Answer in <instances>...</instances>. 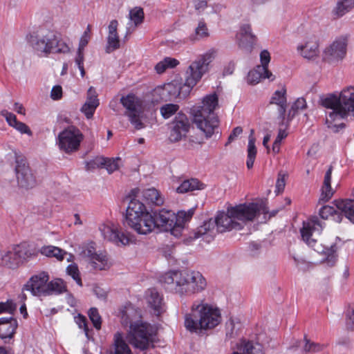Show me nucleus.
Returning a JSON list of instances; mask_svg holds the SVG:
<instances>
[{"label": "nucleus", "mask_w": 354, "mask_h": 354, "mask_svg": "<svg viewBox=\"0 0 354 354\" xmlns=\"http://www.w3.org/2000/svg\"><path fill=\"white\" fill-rule=\"evenodd\" d=\"M287 136L288 134L285 130H279L278 135L272 145V151L274 153H278L279 152L281 142L283 139L287 137Z\"/></svg>", "instance_id": "55"}, {"label": "nucleus", "mask_w": 354, "mask_h": 354, "mask_svg": "<svg viewBox=\"0 0 354 354\" xmlns=\"http://www.w3.org/2000/svg\"><path fill=\"white\" fill-rule=\"evenodd\" d=\"M286 185V175L284 174L279 173L276 182V192L278 193L282 192Z\"/></svg>", "instance_id": "62"}, {"label": "nucleus", "mask_w": 354, "mask_h": 354, "mask_svg": "<svg viewBox=\"0 0 354 354\" xmlns=\"http://www.w3.org/2000/svg\"><path fill=\"white\" fill-rule=\"evenodd\" d=\"M160 281L180 295H191L203 291L207 286L203 274L195 270L170 271L164 274Z\"/></svg>", "instance_id": "3"}, {"label": "nucleus", "mask_w": 354, "mask_h": 354, "mask_svg": "<svg viewBox=\"0 0 354 354\" xmlns=\"http://www.w3.org/2000/svg\"><path fill=\"white\" fill-rule=\"evenodd\" d=\"M236 39L240 48L247 51L251 50L256 41V36L252 32L250 25L245 24L240 28L236 34Z\"/></svg>", "instance_id": "21"}, {"label": "nucleus", "mask_w": 354, "mask_h": 354, "mask_svg": "<svg viewBox=\"0 0 354 354\" xmlns=\"http://www.w3.org/2000/svg\"><path fill=\"white\" fill-rule=\"evenodd\" d=\"M134 221L129 227L140 234H147L155 229V223L152 214L147 212Z\"/></svg>", "instance_id": "22"}, {"label": "nucleus", "mask_w": 354, "mask_h": 354, "mask_svg": "<svg viewBox=\"0 0 354 354\" xmlns=\"http://www.w3.org/2000/svg\"><path fill=\"white\" fill-rule=\"evenodd\" d=\"M336 246L335 245H331L329 248H326L324 254L326 256V261L330 266H333L336 260Z\"/></svg>", "instance_id": "57"}, {"label": "nucleus", "mask_w": 354, "mask_h": 354, "mask_svg": "<svg viewBox=\"0 0 354 354\" xmlns=\"http://www.w3.org/2000/svg\"><path fill=\"white\" fill-rule=\"evenodd\" d=\"M99 230L104 239L113 242L118 246L127 245L129 243V236L120 231L118 226L113 223H103L100 225Z\"/></svg>", "instance_id": "13"}, {"label": "nucleus", "mask_w": 354, "mask_h": 354, "mask_svg": "<svg viewBox=\"0 0 354 354\" xmlns=\"http://www.w3.org/2000/svg\"><path fill=\"white\" fill-rule=\"evenodd\" d=\"M347 41L345 37L335 39L324 51V58L328 61L342 59L346 53Z\"/></svg>", "instance_id": "19"}, {"label": "nucleus", "mask_w": 354, "mask_h": 354, "mask_svg": "<svg viewBox=\"0 0 354 354\" xmlns=\"http://www.w3.org/2000/svg\"><path fill=\"white\" fill-rule=\"evenodd\" d=\"M274 75L264 66H257L251 70L248 75V82L252 84H258L263 79H268L270 81L274 80Z\"/></svg>", "instance_id": "25"}, {"label": "nucleus", "mask_w": 354, "mask_h": 354, "mask_svg": "<svg viewBox=\"0 0 354 354\" xmlns=\"http://www.w3.org/2000/svg\"><path fill=\"white\" fill-rule=\"evenodd\" d=\"M75 320L76 324L78 325L79 328L81 329H83L85 333V335L86 336H88V325H87L86 318L82 315H79L78 316H77L75 318Z\"/></svg>", "instance_id": "59"}, {"label": "nucleus", "mask_w": 354, "mask_h": 354, "mask_svg": "<svg viewBox=\"0 0 354 354\" xmlns=\"http://www.w3.org/2000/svg\"><path fill=\"white\" fill-rule=\"evenodd\" d=\"M322 105L325 108L331 109L330 111L339 112L342 111V104L339 95L329 94L321 100Z\"/></svg>", "instance_id": "35"}, {"label": "nucleus", "mask_w": 354, "mask_h": 354, "mask_svg": "<svg viewBox=\"0 0 354 354\" xmlns=\"http://www.w3.org/2000/svg\"><path fill=\"white\" fill-rule=\"evenodd\" d=\"M66 273L71 276L80 286H82L80 272L76 263L68 265L66 268Z\"/></svg>", "instance_id": "48"}, {"label": "nucleus", "mask_w": 354, "mask_h": 354, "mask_svg": "<svg viewBox=\"0 0 354 354\" xmlns=\"http://www.w3.org/2000/svg\"><path fill=\"white\" fill-rule=\"evenodd\" d=\"M15 172L18 185L26 189L34 187L37 184L35 176L27 162L26 158L21 154L15 153Z\"/></svg>", "instance_id": "11"}, {"label": "nucleus", "mask_w": 354, "mask_h": 354, "mask_svg": "<svg viewBox=\"0 0 354 354\" xmlns=\"http://www.w3.org/2000/svg\"><path fill=\"white\" fill-rule=\"evenodd\" d=\"M91 25L88 24L80 39L79 46H78L79 50H84V48L88 44V41L91 39Z\"/></svg>", "instance_id": "54"}, {"label": "nucleus", "mask_w": 354, "mask_h": 354, "mask_svg": "<svg viewBox=\"0 0 354 354\" xmlns=\"http://www.w3.org/2000/svg\"><path fill=\"white\" fill-rule=\"evenodd\" d=\"M319 214L323 219L332 218L337 223H340L342 220V215L336 208L330 205H324L319 210Z\"/></svg>", "instance_id": "34"}, {"label": "nucleus", "mask_w": 354, "mask_h": 354, "mask_svg": "<svg viewBox=\"0 0 354 354\" xmlns=\"http://www.w3.org/2000/svg\"><path fill=\"white\" fill-rule=\"evenodd\" d=\"M339 96L342 110L339 112L329 111L326 117L327 127L334 133L339 132L345 127L343 122L334 123L335 121L341 120L350 113L354 115V87L350 86L344 89Z\"/></svg>", "instance_id": "8"}, {"label": "nucleus", "mask_w": 354, "mask_h": 354, "mask_svg": "<svg viewBox=\"0 0 354 354\" xmlns=\"http://www.w3.org/2000/svg\"><path fill=\"white\" fill-rule=\"evenodd\" d=\"M28 42L33 52L39 57H48L50 54L66 53L69 46L59 39L55 31L40 28L30 34Z\"/></svg>", "instance_id": "5"}, {"label": "nucleus", "mask_w": 354, "mask_h": 354, "mask_svg": "<svg viewBox=\"0 0 354 354\" xmlns=\"http://www.w3.org/2000/svg\"><path fill=\"white\" fill-rule=\"evenodd\" d=\"M49 280V275L46 272H41L33 275L24 285L22 291H30L34 296L46 295L47 290V282Z\"/></svg>", "instance_id": "14"}, {"label": "nucleus", "mask_w": 354, "mask_h": 354, "mask_svg": "<svg viewBox=\"0 0 354 354\" xmlns=\"http://www.w3.org/2000/svg\"><path fill=\"white\" fill-rule=\"evenodd\" d=\"M179 64L178 60L175 58L167 57L159 62L155 66V70L157 73L162 74L168 68H174Z\"/></svg>", "instance_id": "42"}, {"label": "nucleus", "mask_w": 354, "mask_h": 354, "mask_svg": "<svg viewBox=\"0 0 354 354\" xmlns=\"http://www.w3.org/2000/svg\"><path fill=\"white\" fill-rule=\"evenodd\" d=\"M104 160L103 168H105L109 174L118 170L122 163V159L119 157L115 158H104Z\"/></svg>", "instance_id": "46"}, {"label": "nucleus", "mask_w": 354, "mask_h": 354, "mask_svg": "<svg viewBox=\"0 0 354 354\" xmlns=\"http://www.w3.org/2000/svg\"><path fill=\"white\" fill-rule=\"evenodd\" d=\"M286 91L284 88L276 91L270 101V104H276L278 106V113L279 117L283 120L287 106V100L286 97Z\"/></svg>", "instance_id": "28"}, {"label": "nucleus", "mask_w": 354, "mask_h": 354, "mask_svg": "<svg viewBox=\"0 0 354 354\" xmlns=\"http://www.w3.org/2000/svg\"><path fill=\"white\" fill-rule=\"evenodd\" d=\"M322 229L323 226L317 217H313L304 221L303 227L300 230L303 241L308 246L314 248L317 240L313 236L315 234H319Z\"/></svg>", "instance_id": "15"}, {"label": "nucleus", "mask_w": 354, "mask_h": 354, "mask_svg": "<svg viewBox=\"0 0 354 354\" xmlns=\"http://www.w3.org/2000/svg\"><path fill=\"white\" fill-rule=\"evenodd\" d=\"M297 50L304 59L313 60L318 57L319 54L318 41L315 36H309L297 45Z\"/></svg>", "instance_id": "18"}, {"label": "nucleus", "mask_w": 354, "mask_h": 354, "mask_svg": "<svg viewBox=\"0 0 354 354\" xmlns=\"http://www.w3.org/2000/svg\"><path fill=\"white\" fill-rule=\"evenodd\" d=\"M143 198L148 203L157 206L163 205L165 198L156 189L151 187L144 189L142 192Z\"/></svg>", "instance_id": "33"}, {"label": "nucleus", "mask_w": 354, "mask_h": 354, "mask_svg": "<svg viewBox=\"0 0 354 354\" xmlns=\"http://www.w3.org/2000/svg\"><path fill=\"white\" fill-rule=\"evenodd\" d=\"M240 350L243 353L234 352L232 354H263L262 346L260 344L252 342H243Z\"/></svg>", "instance_id": "41"}, {"label": "nucleus", "mask_w": 354, "mask_h": 354, "mask_svg": "<svg viewBox=\"0 0 354 354\" xmlns=\"http://www.w3.org/2000/svg\"><path fill=\"white\" fill-rule=\"evenodd\" d=\"M40 253L47 257H55L58 261H62L67 254L66 251L53 245L43 246L40 249Z\"/></svg>", "instance_id": "37"}, {"label": "nucleus", "mask_w": 354, "mask_h": 354, "mask_svg": "<svg viewBox=\"0 0 354 354\" xmlns=\"http://www.w3.org/2000/svg\"><path fill=\"white\" fill-rule=\"evenodd\" d=\"M75 63L80 71L82 77H84L85 75V71L84 68V50L77 49Z\"/></svg>", "instance_id": "58"}, {"label": "nucleus", "mask_w": 354, "mask_h": 354, "mask_svg": "<svg viewBox=\"0 0 354 354\" xmlns=\"http://www.w3.org/2000/svg\"><path fill=\"white\" fill-rule=\"evenodd\" d=\"M16 304L12 300L0 302V314L8 313L12 314L16 309Z\"/></svg>", "instance_id": "56"}, {"label": "nucleus", "mask_w": 354, "mask_h": 354, "mask_svg": "<svg viewBox=\"0 0 354 354\" xmlns=\"http://www.w3.org/2000/svg\"><path fill=\"white\" fill-rule=\"evenodd\" d=\"M216 55L217 50L211 48L199 55L190 63L185 72L184 87L187 88L186 92H189L201 81L203 75L208 73L209 64Z\"/></svg>", "instance_id": "7"}, {"label": "nucleus", "mask_w": 354, "mask_h": 354, "mask_svg": "<svg viewBox=\"0 0 354 354\" xmlns=\"http://www.w3.org/2000/svg\"><path fill=\"white\" fill-rule=\"evenodd\" d=\"M326 347L324 344L316 343L304 337V345L303 350L306 353H318L323 351Z\"/></svg>", "instance_id": "45"}, {"label": "nucleus", "mask_w": 354, "mask_h": 354, "mask_svg": "<svg viewBox=\"0 0 354 354\" xmlns=\"http://www.w3.org/2000/svg\"><path fill=\"white\" fill-rule=\"evenodd\" d=\"M346 325L350 328L354 326V308L348 310L346 313Z\"/></svg>", "instance_id": "64"}, {"label": "nucleus", "mask_w": 354, "mask_h": 354, "mask_svg": "<svg viewBox=\"0 0 354 354\" xmlns=\"http://www.w3.org/2000/svg\"><path fill=\"white\" fill-rule=\"evenodd\" d=\"M66 291V286L63 280L55 279L47 283V290L46 295H59Z\"/></svg>", "instance_id": "39"}, {"label": "nucleus", "mask_w": 354, "mask_h": 354, "mask_svg": "<svg viewBox=\"0 0 354 354\" xmlns=\"http://www.w3.org/2000/svg\"><path fill=\"white\" fill-rule=\"evenodd\" d=\"M260 59L261 65L258 66H264V68H268V65L270 61V53L266 50H263V51H261L260 54Z\"/></svg>", "instance_id": "63"}, {"label": "nucleus", "mask_w": 354, "mask_h": 354, "mask_svg": "<svg viewBox=\"0 0 354 354\" xmlns=\"http://www.w3.org/2000/svg\"><path fill=\"white\" fill-rule=\"evenodd\" d=\"M100 102L95 89L91 86L87 91V97L85 103L81 108V111L87 119L93 118V114L99 106Z\"/></svg>", "instance_id": "23"}, {"label": "nucleus", "mask_w": 354, "mask_h": 354, "mask_svg": "<svg viewBox=\"0 0 354 354\" xmlns=\"http://www.w3.org/2000/svg\"><path fill=\"white\" fill-rule=\"evenodd\" d=\"M209 36L208 29L203 20L198 22V26L195 29V36L193 39H199Z\"/></svg>", "instance_id": "51"}, {"label": "nucleus", "mask_w": 354, "mask_h": 354, "mask_svg": "<svg viewBox=\"0 0 354 354\" xmlns=\"http://www.w3.org/2000/svg\"><path fill=\"white\" fill-rule=\"evenodd\" d=\"M354 8V0H339L333 9V15L341 17Z\"/></svg>", "instance_id": "38"}, {"label": "nucleus", "mask_w": 354, "mask_h": 354, "mask_svg": "<svg viewBox=\"0 0 354 354\" xmlns=\"http://www.w3.org/2000/svg\"><path fill=\"white\" fill-rule=\"evenodd\" d=\"M97 252H96L95 243L91 242L85 245L83 248L81 254L86 258L88 261L94 256Z\"/></svg>", "instance_id": "53"}, {"label": "nucleus", "mask_w": 354, "mask_h": 354, "mask_svg": "<svg viewBox=\"0 0 354 354\" xmlns=\"http://www.w3.org/2000/svg\"><path fill=\"white\" fill-rule=\"evenodd\" d=\"M154 221L155 228H162L163 230H171V234L177 236L175 232L177 230L174 227L176 215L171 210L162 209L152 214Z\"/></svg>", "instance_id": "16"}, {"label": "nucleus", "mask_w": 354, "mask_h": 354, "mask_svg": "<svg viewBox=\"0 0 354 354\" xmlns=\"http://www.w3.org/2000/svg\"><path fill=\"white\" fill-rule=\"evenodd\" d=\"M17 328V322L12 317L0 318V337L3 339L12 338Z\"/></svg>", "instance_id": "27"}, {"label": "nucleus", "mask_w": 354, "mask_h": 354, "mask_svg": "<svg viewBox=\"0 0 354 354\" xmlns=\"http://www.w3.org/2000/svg\"><path fill=\"white\" fill-rule=\"evenodd\" d=\"M12 248L15 252V256L17 257L19 264L31 256V252L29 250L28 245L24 243L15 245Z\"/></svg>", "instance_id": "44"}, {"label": "nucleus", "mask_w": 354, "mask_h": 354, "mask_svg": "<svg viewBox=\"0 0 354 354\" xmlns=\"http://www.w3.org/2000/svg\"><path fill=\"white\" fill-rule=\"evenodd\" d=\"M190 122L185 114L179 113L169 124V140L178 142L185 138L189 131Z\"/></svg>", "instance_id": "12"}, {"label": "nucleus", "mask_w": 354, "mask_h": 354, "mask_svg": "<svg viewBox=\"0 0 354 354\" xmlns=\"http://www.w3.org/2000/svg\"><path fill=\"white\" fill-rule=\"evenodd\" d=\"M118 22L113 19L110 21L109 25V35L107 37V44L106 46V52L110 53L112 51L120 48V39L117 32Z\"/></svg>", "instance_id": "24"}, {"label": "nucleus", "mask_w": 354, "mask_h": 354, "mask_svg": "<svg viewBox=\"0 0 354 354\" xmlns=\"http://www.w3.org/2000/svg\"><path fill=\"white\" fill-rule=\"evenodd\" d=\"M205 187V185L198 179L191 178L183 180L176 190L178 194H186L196 190H202Z\"/></svg>", "instance_id": "30"}, {"label": "nucleus", "mask_w": 354, "mask_h": 354, "mask_svg": "<svg viewBox=\"0 0 354 354\" xmlns=\"http://www.w3.org/2000/svg\"><path fill=\"white\" fill-rule=\"evenodd\" d=\"M1 115L5 118L6 122L10 127H13L16 122L18 121L17 120V117L12 113L8 111L7 110H2L1 111Z\"/></svg>", "instance_id": "60"}, {"label": "nucleus", "mask_w": 354, "mask_h": 354, "mask_svg": "<svg viewBox=\"0 0 354 354\" xmlns=\"http://www.w3.org/2000/svg\"><path fill=\"white\" fill-rule=\"evenodd\" d=\"M179 109V106L175 104H167L161 106L160 113L165 119H168L174 115Z\"/></svg>", "instance_id": "47"}, {"label": "nucleus", "mask_w": 354, "mask_h": 354, "mask_svg": "<svg viewBox=\"0 0 354 354\" xmlns=\"http://www.w3.org/2000/svg\"><path fill=\"white\" fill-rule=\"evenodd\" d=\"M332 171H333V167L330 166L324 176L323 185L321 189V195H320L319 200V203L322 201L327 202L333 196L334 191L332 189L331 185H330Z\"/></svg>", "instance_id": "31"}, {"label": "nucleus", "mask_w": 354, "mask_h": 354, "mask_svg": "<svg viewBox=\"0 0 354 354\" xmlns=\"http://www.w3.org/2000/svg\"><path fill=\"white\" fill-rule=\"evenodd\" d=\"M108 354H133L122 333L118 332L114 335L113 343Z\"/></svg>", "instance_id": "26"}, {"label": "nucleus", "mask_w": 354, "mask_h": 354, "mask_svg": "<svg viewBox=\"0 0 354 354\" xmlns=\"http://www.w3.org/2000/svg\"><path fill=\"white\" fill-rule=\"evenodd\" d=\"M149 212L145 205L139 200L132 198L129 203L126 211V222L129 226L133 224L134 221H138V219L142 216L144 214Z\"/></svg>", "instance_id": "20"}, {"label": "nucleus", "mask_w": 354, "mask_h": 354, "mask_svg": "<svg viewBox=\"0 0 354 354\" xmlns=\"http://www.w3.org/2000/svg\"><path fill=\"white\" fill-rule=\"evenodd\" d=\"M145 14L143 9L140 7H135L130 10L129 18L130 19V24H133L134 28L140 25L144 21ZM131 26L129 27V28Z\"/></svg>", "instance_id": "43"}, {"label": "nucleus", "mask_w": 354, "mask_h": 354, "mask_svg": "<svg viewBox=\"0 0 354 354\" xmlns=\"http://www.w3.org/2000/svg\"><path fill=\"white\" fill-rule=\"evenodd\" d=\"M12 127L17 129L21 133H26L28 136H32V134L28 126L22 122L17 121Z\"/></svg>", "instance_id": "61"}, {"label": "nucleus", "mask_w": 354, "mask_h": 354, "mask_svg": "<svg viewBox=\"0 0 354 354\" xmlns=\"http://www.w3.org/2000/svg\"><path fill=\"white\" fill-rule=\"evenodd\" d=\"M306 107V102L304 98H298L292 106L288 112V119L292 120L298 110L304 109Z\"/></svg>", "instance_id": "50"}, {"label": "nucleus", "mask_w": 354, "mask_h": 354, "mask_svg": "<svg viewBox=\"0 0 354 354\" xmlns=\"http://www.w3.org/2000/svg\"><path fill=\"white\" fill-rule=\"evenodd\" d=\"M0 263L9 268H15L19 265L13 248L10 250L4 252L1 254Z\"/></svg>", "instance_id": "40"}, {"label": "nucleus", "mask_w": 354, "mask_h": 354, "mask_svg": "<svg viewBox=\"0 0 354 354\" xmlns=\"http://www.w3.org/2000/svg\"><path fill=\"white\" fill-rule=\"evenodd\" d=\"M120 313L122 325L129 328L127 334L129 342L142 351L148 348L155 335L153 327L140 319V310L131 304L125 305Z\"/></svg>", "instance_id": "2"}, {"label": "nucleus", "mask_w": 354, "mask_h": 354, "mask_svg": "<svg viewBox=\"0 0 354 354\" xmlns=\"http://www.w3.org/2000/svg\"><path fill=\"white\" fill-rule=\"evenodd\" d=\"M145 299L153 315L160 316L165 312L166 305L163 296L156 288L147 290L145 294Z\"/></svg>", "instance_id": "17"}, {"label": "nucleus", "mask_w": 354, "mask_h": 354, "mask_svg": "<svg viewBox=\"0 0 354 354\" xmlns=\"http://www.w3.org/2000/svg\"><path fill=\"white\" fill-rule=\"evenodd\" d=\"M221 320L218 308L203 301H195L185 317V326L190 332L198 333L214 328Z\"/></svg>", "instance_id": "4"}, {"label": "nucleus", "mask_w": 354, "mask_h": 354, "mask_svg": "<svg viewBox=\"0 0 354 354\" xmlns=\"http://www.w3.org/2000/svg\"><path fill=\"white\" fill-rule=\"evenodd\" d=\"M91 267L97 270H108L111 266L108 255L106 252H98L89 261Z\"/></svg>", "instance_id": "32"}, {"label": "nucleus", "mask_w": 354, "mask_h": 354, "mask_svg": "<svg viewBox=\"0 0 354 354\" xmlns=\"http://www.w3.org/2000/svg\"><path fill=\"white\" fill-rule=\"evenodd\" d=\"M333 204L342 214H344L351 222L354 223V200H335Z\"/></svg>", "instance_id": "29"}, {"label": "nucleus", "mask_w": 354, "mask_h": 354, "mask_svg": "<svg viewBox=\"0 0 354 354\" xmlns=\"http://www.w3.org/2000/svg\"><path fill=\"white\" fill-rule=\"evenodd\" d=\"M88 315L92 322L93 326L97 330H100L102 326V318L100 315L98 310L96 308H91L88 310Z\"/></svg>", "instance_id": "49"}, {"label": "nucleus", "mask_w": 354, "mask_h": 354, "mask_svg": "<svg viewBox=\"0 0 354 354\" xmlns=\"http://www.w3.org/2000/svg\"><path fill=\"white\" fill-rule=\"evenodd\" d=\"M218 106V96L214 93L204 97L201 105L194 106L192 109L194 123L207 138H210L218 127L219 120L214 113Z\"/></svg>", "instance_id": "6"}, {"label": "nucleus", "mask_w": 354, "mask_h": 354, "mask_svg": "<svg viewBox=\"0 0 354 354\" xmlns=\"http://www.w3.org/2000/svg\"><path fill=\"white\" fill-rule=\"evenodd\" d=\"M120 102L125 109L124 115L134 128L137 130L144 129L145 124L142 122L144 106L142 99L133 93H129L122 96Z\"/></svg>", "instance_id": "9"}, {"label": "nucleus", "mask_w": 354, "mask_h": 354, "mask_svg": "<svg viewBox=\"0 0 354 354\" xmlns=\"http://www.w3.org/2000/svg\"><path fill=\"white\" fill-rule=\"evenodd\" d=\"M267 208L257 203H243L227 209V212H219L215 220L209 219L204 222L197 231L194 232L192 239L203 237L209 242L218 232H225L232 230H241L246 222L251 221L259 214H267Z\"/></svg>", "instance_id": "1"}, {"label": "nucleus", "mask_w": 354, "mask_h": 354, "mask_svg": "<svg viewBox=\"0 0 354 354\" xmlns=\"http://www.w3.org/2000/svg\"><path fill=\"white\" fill-rule=\"evenodd\" d=\"M104 161V157L97 156L94 159L86 162V168L87 170H93L97 168H103V163Z\"/></svg>", "instance_id": "52"}, {"label": "nucleus", "mask_w": 354, "mask_h": 354, "mask_svg": "<svg viewBox=\"0 0 354 354\" xmlns=\"http://www.w3.org/2000/svg\"><path fill=\"white\" fill-rule=\"evenodd\" d=\"M254 129L250 130V133L248 138V157L246 161V165L248 169H251L253 167L254 162L257 155V148L255 146L256 139L254 136Z\"/></svg>", "instance_id": "36"}, {"label": "nucleus", "mask_w": 354, "mask_h": 354, "mask_svg": "<svg viewBox=\"0 0 354 354\" xmlns=\"http://www.w3.org/2000/svg\"><path fill=\"white\" fill-rule=\"evenodd\" d=\"M83 139L84 135L80 130L75 126H70L58 134L57 145L60 150L71 153L79 149Z\"/></svg>", "instance_id": "10"}]
</instances>
